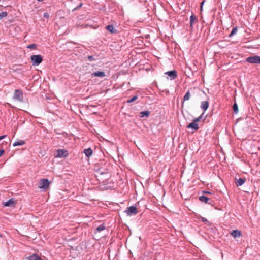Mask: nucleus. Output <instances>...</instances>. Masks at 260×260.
<instances>
[{
  "label": "nucleus",
  "instance_id": "nucleus-1",
  "mask_svg": "<svg viewBox=\"0 0 260 260\" xmlns=\"http://www.w3.org/2000/svg\"><path fill=\"white\" fill-rule=\"evenodd\" d=\"M109 180H103L101 182L99 181V188L102 190L112 189L114 187V183L112 181H108Z\"/></svg>",
  "mask_w": 260,
  "mask_h": 260
},
{
  "label": "nucleus",
  "instance_id": "nucleus-2",
  "mask_svg": "<svg viewBox=\"0 0 260 260\" xmlns=\"http://www.w3.org/2000/svg\"><path fill=\"white\" fill-rule=\"evenodd\" d=\"M51 183L52 182L49 181V180H40L38 184V188L42 189V191H45L48 189Z\"/></svg>",
  "mask_w": 260,
  "mask_h": 260
},
{
  "label": "nucleus",
  "instance_id": "nucleus-3",
  "mask_svg": "<svg viewBox=\"0 0 260 260\" xmlns=\"http://www.w3.org/2000/svg\"><path fill=\"white\" fill-rule=\"evenodd\" d=\"M33 66H38L43 61V57L41 55H33L30 57Z\"/></svg>",
  "mask_w": 260,
  "mask_h": 260
},
{
  "label": "nucleus",
  "instance_id": "nucleus-4",
  "mask_svg": "<svg viewBox=\"0 0 260 260\" xmlns=\"http://www.w3.org/2000/svg\"><path fill=\"white\" fill-rule=\"evenodd\" d=\"M13 99L15 100L23 102V95L22 91L20 89H16L14 91V93L13 96Z\"/></svg>",
  "mask_w": 260,
  "mask_h": 260
},
{
  "label": "nucleus",
  "instance_id": "nucleus-5",
  "mask_svg": "<svg viewBox=\"0 0 260 260\" xmlns=\"http://www.w3.org/2000/svg\"><path fill=\"white\" fill-rule=\"evenodd\" d=\"M246 61L250 63L260 64V56L258 55L250 56L246 58Z\"/></svg>",
  "mask_w": 260,
  "mask_h": 260
},
{
  "label": "nucleus",
  "instance_id": "nucleus-6",
  "mask_svg": "<svg viewBox=\"0 0 260 260\" xmlns=\"http://www.w3.org/2000/svg\"><path fill=\"white\" fill-rule=\"evenodd\" d=\"M127 215L128 216H132L136 215L138 213L137 208L135 206H131L127 208V209L125 211Z\"/></svg>",
  "mask_w": 260,
  "mask_h": 260
},
{
  "label": "nucleus",
  "instance_id": "nucleus-7",
  "mask_svg": "<svg viewBox=\"0 0 260 260\" xmlns=\"http://www.w3.org/2000/svg\"><path fill=\"white\" fill-rule=\"evenodd\" d=\"M69 155V152L68 150L66 149H58L57 150V154L56 155V157L59 158H66L68 157Z\"/></svg>",
  "mask_w": 260,
  "mask_h": 260
},
{
  "label": "nucleus",
  "instance_id": "nucleus-8",
  "mask_svg": "<svg viewBox=\"0 0 260 260\" xmlns=\"http://www.w3.org/2000/svg\"><path fill=\"white\" fill-rule=\"evenodd\" d=\"M165 74L168 76L167 78L170 80H173L177 77V72L175 70L166 72Z\"/></svg>",
  "mask_w": 260,
  "mask_h": 260
},
{
  "label": "nucleus",
  "instance_id": "nucleus-9",
  "mask_svg": "<svg viewBox=\"0 0 260 260\" xmlns=\"http://www.w3.org/2000/svg\"><path fill=\"white\" fill-rule=\"evenodd\" d=\"M91 77H104L106 76L105 73L103 71L94 72L91 74Z\"/></svg>",
  "mask_w": 260,
  "mask_h": 260
},
{
  "label": "nucleus",
  "instance_id": "nucleus-10",
  "mask_svg": "<svg viewBox=\"0 0 260 260\" xmlns=\"http://www.w3.org/2000/svg\"><path fill=\"white\" fill-rule=\"evenodd\" d=\"M187 128H191L196 131L199 128V127L198 124L193 120V121L191 123H190L187 126Z\"/></svg>",
  "mask_w": 260,
  "mask_h": 260
},
{
  "label": "nucleus",
  "instance_id": "nucleus-11",
  "mask_svg": "<svg viewBox=\"0 0 260 260\" xmlns=\"http://www.w3.org/2000/svg\"><path fill=\"white\" fill-rule=\"evenodd\" d=\"M230 234L234 238L240 237H241L242 236V233H241V231L238 230H233L230 233Z\"/></svg>",
  "mask_w": 260,
  "mask_h": 260
},
{
  "label": "nucleus",
  "instance_id": "nucleus-12",
  "mask_svg": "<svg viewBox=\"0 0 260 260\" xmlns=\"http://www.w3.org/2000/svg\"><path fill=\"white\" fill-rule=\"evenodd\" d=\"M198 21L196 16L192 14L190 17V27L193 28V23Z\"/></svg>",
  "mask_w": 260,
  "mask_h": 260
},
{
  "label": "nucleus",
  "instance_id": "nucleus-13",
  "mask_svg": "<svg viewBox=\"0 0 260 260\" xmlns=\"http://www.w3.org/2000/svg\"><path fill=\"white\" fill-rule=\"evenodd\" d=\"M199 200L201 202L205 203L206 204H211V203L209 202L210 200V198H208L205 196L202 195L200 196Z\"/></svg>",
  "mask_w": 260,
  "mask_h": 260
},
{
  "label": "nucleus",
  "instance_id": "nucleus-14",
  "mask_svg": "<svg viewBox=\"0 0 260 260\" xmlns=\"http://www.w3.org/2000/svg\"><path fill=\"white\" fill-rule=\"evenodd\" d=\"M209 102L208 101H204L201 102V108L204 111H206L209 107Z\"/></svg>",
  "mask_w": 260,
  "mask_h": 260
},
{
  "label": "nucleus",
  "instance_id": "nucleus-15",
  "mask_svg": "<svg viewBox=\"0 0 260 260\" xmlns=\"http://www.w3.org/2000/svg\"><path fill=\"white\" fill-rule=\"evenodd\" d=\"M106 28L112 34H115L117 32V30L114 28L113 25H108L106 26Z\"/></svg>",
  "mask_w": 260,
  "mask_h": 260
},
{
  "label": "nucleus",
  "instance_id": "nucleus-16",
  "mask_svg": "<svg viewBox=\"0 0 260 260\" xmlns=\"http://www.w3.org/2000/svg\"><path fill=\"white\" fill-rule=\"evenodd\" d=\"M28 260H42L41 257L39 256L36 254H33L27 257Z\"/></svg>",
  "mask_w": 260,
  "mask_h": 260
},
{
  "label": "nucleus",
  "instance_id": "nucleus-17",
  "mask_svg": "<svg viewBox=\"0 0 260 260\" xmlns=\"http://www.w3.org/2000/svg\"><path fill=\"white\" fill-rule=\"evenodd\" d=\"M84 153L87 157H89L92 154L93 151L90 148H88L84 150Z\"/></svg>",
  "mask_w": 260,
  "mask_h": 260
},
{
  "label": "nucleus",
  "instance_id": "nucleus-18",
  "mask_svg": "<svg viewBox=\"0 0 260 260\" xmlns=\"http://www.w3.org/2000/svg\"><path fill=\"white\" fill-rule=\"evenodd\" d=\"M25 142L23 140H18L16 141H15L13 144V146H22V145H23L24 144H25Z\"/></svg>",
  "mask_w": 260,
  "mask_h": 260
},
{
  "label": "nucleus",
  "instance_id": "nucleus-19",
  "mask_svg": "<svg viewBox=\"0 0 260 260\" xmlns=\"http://www.w3.org/2000/svg\"><path fill=\"white\" fill-rule=\"evenodd\" d=\"M14 204L13 199H10L8 201L6 202L4 204L5 206L10 207L12 206Z\"/></svg>",
  "mask_w": 260,
  "mask_h": 260
},
{
  "label": "nucleus",
  "instance_id": "nucleus-20",
  "mask_svg": "<svg viewBox=\"0 0 260 260\" xmlns=\"http://www.w3.org/2000/svg\"><path fill=\"white\" fill-rule=\"evenodd\" d=\"M105 229H106V226H105V224L104 223L102 224L100 226H99L98 227H97L96 228L95 232V233L100 232L104 230Z\"/></svg>",
  "mask_w": 260,
  "mask_h": 260
},
{
  "label": "nucleus",
  "instance_id": "nucleus-21",
  "mask_svg": "<svg viewBox=\"0 0 260 260\" xmlns=\"http://www.w3.org/2000/svg\"><path fill=\"white\" fill-rule=\"evenodd\" d=\"M190 96L191 95L189 90H188L183 97V101L189 100L190 99ZM184 102H182V104Z\"/></svg>",
  "mask_w": 260,
  "mask_h": 260
},
{
  "label": "nucleus",
  "instance_id": "nucleus-22",
  "mask_svg": "<svg viewBox=\"0 0 260 260\" xmlns=\"http://www.w3.org/2000/svg\"><path fill=\"white\" fill-rule=\"evenodd\" d=\"M233 109L234 113L237 114L238 112V105L236 103H235L234 104V105H233Z\"/></svg>",
  "mask_w": 260,
  "mask_h": 260
},
{
  "label": "nucleus",
  "instance_id": "nucleus-23",
  "mask_svg": "<svg viewBox=\"0 0 260 260\" xmlns=\"http://www.w3.org/2000/svg\"><path fill=\"white\" fill-rule=\"evenodd\" d=\"M246 180H237V181L235 182V183L237 186L242 185L245 182Z\"/></svg>",
  "mask_w": 260,
  "mask_h": 260
},
{
  "label": "nucleus",
  "instance_id": "nucleus-24",
  "mask_svg": "<svg viewBox=\"0 0 260 260\" xmlns=\"http://www.w3.org/2000/svg\"><path fill=\"white\" fill-rule=\"evenodd\" d=\"M237 31V27H234V28L232 29V31H231V33H230V35H229V37H232L234 35H235V34L236 33Z\"/></svg>",
  "mask_w": 260,
  "mask_h": 260
},
{
  "label": "nucleus",
  "instance_id": "nucleus-25",
  "mask_svg": "<svg viewBox=\"0 0 260 260\" xmlns=\"http://www.w3.org/2000/svg\"><path fill=\"white\" fill-rule=\"evenodd\" d=\"M137 99H138V96L137 95H135L132 98L127 100L126 102L127 103H131L135 101V100H136Z\"/></svg>",
  "mask_w": 260,
  "mask_h": 260
},
{
  "label": "nucleus",
  "instance_id": "nucleus-26",
  "mask_svg": "<svg viewBox=\"0 0 260 260\" xmlns=\"http://www.w3.org/2000/svg\"><path fill=\"white\" fill-rule=\"evenodd\" d=\"M204 114V113H203L199 117H198V118H194L193 120L197 123L198 122L200 121L201 120V119H202Z\"/></svg>",
  "mask_w": 260,
  "mask_h": 260
},
{
  "label": "nucleus",
  "instance_id": "nucleus-27",
  "mask_svg": "<svg viewBox=\"0 0 260 260\" xmlns=\"http://www.w3.org/2000/svg\"><path fill=\"white\" fill-rule=\"evenodd\" d=\"M37 44L34 43V44H29V45H28L27 46V48H29V49H36L37 48Z\"/></svg>",
  "mask_w": 260,
  "mask_h": 260
},
{
  "label": "nucleus",
  "instance_id": "nucleus-28",
  "mask_svg": "<svg viewBox=\"0 0 260 260\" xmlns=\"http://www.w3.org/2000/svg\"><path fill=\"white\" fill-rule=\"evenodd\" d=\"M7 16V13L5 11L0 13V19L5 17Z\"/></svg>",
  "mask_w": 260,
  "mask_h": 260
},
{
  "label": "nucleus",
  "instance_id": "nucleus-29",
  "mask_svg": "<svg viewBox=\"0 0 260 260\" xmlns=\"http://www.w3.org/2000/svg\"><path fill=\"white\" fill-rule=\"evenodd\" d=\"M146 116V111H143L141 112L140 113V115L139 116L140 117H143L144 116Z\"/></svg>",
  "mask_w": 260,
  "mask_h": 260
},
{
  "label": "nucleus",
  "instance_id": "nucleus-30",
  "mask_svg": "<svg viewBox=\"0 0 260 260\" xmlns=\"http://www.w3.org/2000/svg\"><path fill=\"white\" fill-rule=\"evenodd\" d=\"M87 58L90 61H92L95 60V58H94V56H92V55L88 56H87Z\"/></svg>",
  "mask_w": 260,
  "mask_h": 260
},
{
  "label": "nucleus",
  "instance_id": "nucleus-31",
  "mask_svg": "<svg viewBox=\"0 0 260 260\" xmlns=\"http://www.w3.org/2000/svg\"><path fill=\"white\" fill-rule=\"evenodd\" d=\"M82 5H83V4H82V3H81L79 6H78L77 7H76V8H75L73 10V11L78 10L80 8H81V7L82 6Z\"/></svg>",
  "mask_w": 260,
  "mask_h": 260
},
{
  "label": "nucleus",
  "instance_id": "nucleus-32",
  "mask_svg": "<svg viewBox=\"0 0 260 260\" xmlns=\"http://www.w3.org/2000/svg\"><path fill=\"white\" fill-rule=\"evenodd\" d=\"M43 16L45 18H48L49 17V15L47 12H45L44 13Z\"/></svg>",
  "mask_w": 260,
  "mask_h": 260
},
{
  "label": "nucleus",
  "instance_id": "nucleus-33",
  "mask_svg": "<svg viewBox=\"0 0 260 260\" xmlns=\"http://www.w3.org/2000/svg\"><path fill=\"white\" fill-rule=\"evenodd\" d=\"M202 192L204 194H212V193L210 191H202Z\"/></svg>",
  "mask_w": 260,
  "mask_h": 260
},
{
  "label": "nucleus",
  "instance_id": "nucleus-34",
  "mask_svg": "<svg viewBox=\"0 0 260 260\" xmlns=\"http://www.w3.org/2000/svg\"><path fill=\"white\" fill-rule=\"evenodd\" d=\"M5 151L4 149L0 150V157L4 154Z\"/></svg>",
  "mask_w": 260,
  "mask_h": 260
},
{
  "label": "nucleus",
  "instance_id": "nucleus-35",
  "mask_svg": "<svg viewBox=\"0 0 260 260\" xmlns=\"http://www.w3.org/2000/svg\"><path fill=\"white\" fill-rule=\"evenodd\" d=\"M202 221L203 222H208V220L204 217H202Z\"/></svg>",
  "mask_w": 260,
  "mask_h": 260
},
{
  "label": "nucleus",
  "instance_id": "nucleus-36",
  "mask_svg": "<svg viewBox=\"0 0 260 260\" xmlns=\"http://www.w3.org/2000/svg\"><path fill=\"white\" fill-rule=\"evenodd\" d=\"M7 136L6 135H3V136H0V140L3 139L5 138Z\"/></svg>",
  "mask_w": 260,
  "mask_h": 260
},
{
  "label": "nucleus",
  "instance_id": "nucleus-37",
  "mask_svg": "<svg viewBox=\"0 0 260 260\" xmlns=\"http://www.w3.org/2000/svg\"><path fill=\"white\" fill-rule=\"evenodd\" d=\"M204 3V1H203L201 3V10L202 9V7H203Z\"/></svg>",
  "mask_w": 260,
  "mask_h": 260
},
{
  "label": "nucleus",
  "instance_id": "nucleus-38",
  "mask_svg": "<svg viewBox=\"0 0 260 260\" xmlns=\"http://www.w3.org/2000/svg\"><path fill=\"white\" fill-rule=\"evenodd\" d=\"M150 112L147 110V117H148Z\"/></svg>",
  "mask_w": 260,
  "mask_h": 260
},
{
  "label": "nucleus",
  "instance_id": "nucleus-39",
  "mask_svg": "<svg viewBox=\"0 0 260 260\" xmlns=\"http://www.w3.org/2000/svg\"><path fill=\"white\" fill-rule=\"evenodd\" d=\"M171 183V185H172V181H171V180H170V181L169 182V183Z\"/></svg>",
  "mask_w": 260,
  "mask_h": 260
},
{
  "label": "nucleus",
  "instance_id": "nucleus-40",
  "mask_svg": "<svg viewBox=\"0 0 260 260\" xmlns=\"http://www.w3.org/2000/svg\"><path fill=\"white\" fill-rule=\"evenodd\" d=\"M93 180H94V181H96V182H97V181H99V180H97V179Z\"/></svg>",
  "mask_w": 260,
  "mask_h": 260
},
{
  "label": "nucleus",
  "instance_id": "nucleus-41",
  "mask_svg": "<svg viewBox=\"0 0 260 260\" xmlns=\"http://www.w3.org/2000/svg\"><path fill=\"white\" fill-rule=\"evenodd\" d=\"M2 237V235L0 234V238Z\"/></svg>",
  "mask_w": 260,
  "mask_h": 260
},
{
  "label": "nucleus",
  "instance_id": "nucleus-42",
  "mask_svg": "<svg viewBox=\"0 0 260 260\" xmlns=\"http://www.w3.org/2000/svg\"><path fill=\"white\" fill-rule=\"evenodd\" d=\"M202 182H203V183L204 184H205V182H204V181H203Z\"/></svg>",
  "mask_w": 260,
  "mask_h": 260
}]
</instances>
